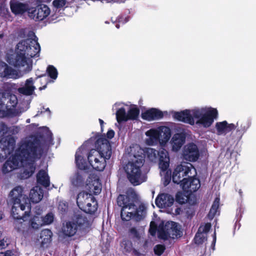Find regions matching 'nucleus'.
Returning <instances> with one entry per match:
<instances>
[{"mask_svg": "<svg viewBox=\"0 0 256 256\" xmlns=\"http://www.w3.org/2000/svg\"><path fill=\"white\" fill-rule=\"evenodd\" d=\"M42 152V146L36 138H26L20 142L14 156L10 158L4 164L2 171L6 174L22 167L21 177L27 178L34 172L35 162L40 158Z\"/></svg>", "mask_w": 256, "mask_h": 256, "instance_id": "obj_1", "label": "nucleus"}, {"mask_svg": "<svg viewBox=\"0 0 256 256\" xmlns=\"http://www.w3.org/2000/svg\"><path fill=\"white\" fill-rule=\"evenodd\" d=\"M29 35L31 38L20 41L16 45L15 53L8 56L7 60L10 64L24 73L32 70V58L38 56L40 50L38 38L32 32Z\"/></svg>", "mask_w": 256, "mask_h": 256, "instance_id": "obj_2", "label": "nucleus"}, {"mask_svg": "<svg viewBox=\"0 0 256 256\" xmlns=\"http://www.w3.org/2000/svg\"><path fill=\"white\" fill-rule=\"evenodd\" d=\"M174 117L178 121L206 128L210 127L214 120L218 118V112L216 108L212 107L196 108L176 112Z\"/></svg>", "mask_w": 256, "mask_h": 256, "instance_id": "obj_3", "label": "nucleus"}, {"mask_svg": "<svg viewBox=\"0 0 256 256\" xmlns=\"http://www.w3.org/2000/svg\"><path fill=\"white\" fill-rule=\"evenodd\" d=\"M131 158L124 168L130 182L137 186L145 182L146 176L142 173L141 168L144 164L143 150L138 145L130 148Z\"/></svg>", "mask_w": 256, "mask_h": 256, "instance_id": "obj_4", "label": "nucleus"}, {"mask_svg": "<svg viewBox=\"0 0 256 256\" xmlns=\"http://www.w3.org/2000/svg\"><path fill=\"white\" fill-rule=\"evenodd\" d=\"M96 150H90L87 156L90 168L102 171L106 166V160L110 158L112 155L111 146L109 141L106 138H99L96 142Z\"/></svg>", "mask_w": 256, "mask_h": 256, "instance_id": "obj_5", "label": "nucleus"}, {"mask_svg": "<svg viewBox=\"0 0 256 256\" xmlns=\"http://www.w3.org/2000/svg\"><path fill=\"white\" fill-rule=\"evenodd\" d=\"M22 192L23 188L20 186H16L10 192V200L12 204V214L13 218H20L30 210L29 200Z\"/></svg>", "mask_w": 256, "mask_h": 256, "instance_id": "obj_6", "label": "nucleus"}, {"mask_svg": "<svg viewBox=\"0 0 256 256\" xmlns=\"http://www.w3.org/2000/svg\"><path fill=\"white\" fill-rule=\"evenodd\" d=\"M143 150V156L146 155L151 162H156L158 156L159 168L161 170L160 174L164 176V185L166 186L170 180L171 172L168 169L170 164V158L168 152L166 150L162 149L160 152L152 148H147Z\"/></svg>", "mask_w": 256, "mask_h": 256, "instance_id": "obj_7", "label": "nucleus"}, {"mask_svg": "<svg viewBox=\"0 0 256 256\" xmlns=\"http://www.w3.org/2000/svg\"><path fill=\"white\" fill-rule=\"evenodd\" d=\"M118 204L122 207L121 217L122 220L128 221L132 218L138 221L142 219L145 214L144 206H140L138 209L129 198L125 195H120L117 198Z\"/></svg>", "mask_w": 256, "mask_h": 256, "instance_id": "obj_8", "label": "nucleus"}, {"mask_svg": "<svg viewBox=\"0 0 256 256\" xmlns=\"http://www.w3.org/2000/svg\"><path fill=\"white\" fill-rule=\"evenodd\" d=\"M76 203L80 209L86 213L92 214L98 209V202L92 194L82 192L76 198Z\"/></svg>", "mask_w": 256, "mask_h": 256, "instance_id": "obj_9", "label": "nucleus"}, {"mask_svg": "<svg viewBox=\"0 0 256 256\" xmlns=\"http://www.w3.org/2000/svg\"><path fill=\"white\" fill-rule=\"evenodd\" d=\"M196 172L194 168L190 163H182L175 168L172 175V180L174 183L183 182V179L195 176Z\"/></svg>", "mask_w": 256, "mask_h": 256, "instance_id": "obj_10", "label": "nucleus"}, {"mask_svg": "<svg viewBox=\"0 0 256 256\" xmlns=\"http://www.w3.org/2000/svg\"><path fill=\"white\" fill-rule=\"evenodd\" d=\"M158 236L159 238L164 240L170 238L174 239L181 236V232L177 223L168 222L164 226L159 227Z\"/></svg>", "mask_w": 256, "mask_h": 256, "instance_id": "obj_11", "label": "nucleus"}, {"mask_svg": "<svg viewBox=\"0 0 256 256\" xmlns=\"http://www.w3.org/2000/svg\"><path fill=\"white\" fill-rule=\"evenodd\" d=\"M50 10L46 4H40L28 10V16L36 20H42L50 14Z\"/></svg>", "mask_w": 256, "mask_h": 256, "instance_id": "obj_12", "label": "nucleus"}, {"mask_svg": "<svg viewBox=\"0 0 256 256\" xmlns=\"http://www.w3.org/2000/svg\"><path fill=\"white\" fill-rule=\"evenodd\" d=\"M30 210L23 214L22 216L20 218H15L14 228L18 232L26 236L30 233H31V228L30 226H28L26 223V218L27 216H29Z\"/></svg>", "mask_w": 256, "mask_h": 256, "instance_id": "obj_13", "label": "nucleus"}, {"mask_svg": "<svg viewBox=\"0 0 256 256\" xmlns=\"http://www.w3.org/2000/svg\"><path fill=\"white\" fill-rule=\"evenodd\" d=\"M86 189L90 192L89 194H99L101 192L102 184L97 176L92 175L88 177L86 180Z\"/></svg>", "mask_w": 256, "mask_h": 256, "instance_id": "obj_14", "label": "nucleus"}, {"mask_svg": "<svg viewBox=\"0 0 256 256\" xmlns=\"http://www.w3.org/2000/svg\"><path fill=\"white\" fill-rule=\"evenodd\" d=\"M182 156L184 158L190 162L196 161L199 156V151L196 144L191 143L184 147Z\"/></svg>", "mask_w": 256, "mask_h": 256, "instance_id": "obj_15", "label": "nucleus"}, {"mask_svg": "<svg viewBox=\"0 0 256 256\" xmlns=\"http://www.w3.org/2000/svg\"><path fill=\"white\" fill-rule=\"evenodd\" d=\"M86 156H87V150L86 147L82 146L78 150L75 156L76 166L80 170H86L90 168L89 164L84 158Z\"/></svg>", "mask_w": 256, "mask_h": 256, "instance_id": "obj_16", "label": "nucleus"}, {"mask_svg": "<svg viewBox=\"0 0 256 256\" xmlns=\"http://www.w3.org/2000/svg\"><path fill=\"white\" fill-rule=\"evenodd\" d=\"M180 186L184 191L192 192L196 191L200 188V184L199 180L192 176L184 178Z\"/></svg>", "mask_w": 256, "mask_h": 256, "instance_id": "obj_17", "label": "nucleus"}, {"mask_svg": "<svg viewBox=\"0 0 256 256\" xmlns=\"http://www.w3.org/2000/svg\"><path fill=\"white\" fill-rule=\"evenodd\" d=\"M186 137L183 131L174 134L170 141L172 151L176 152L180 149L186 142Z\"/></svg>", "mask_w": 256, "mask_h": 256, "instance_id": "obj_18", "label": "nucleus"}, {"mask_svg": "<svg viewBox=\"0 0 256 256\" xmlns=\"http://www.w3.org/2000/svg\"><path fill=\"white\" fill-rule=\"evenodd\" d=\"M211 228L210 223L202 224L194 237L195 243L201 244L206 240L207 233Z\"/></svg>", "mask_w": 256, "mask_h": 256, "instance_id": "obj_19", "label": "nucleus"}, {"mask_svg": "<svg viewBox=\"0 0 256 256\" xmlns=\"http://www.w3.org/2000/svg\"><path fill=\"white\" fill-rule=\"evenodd\" d=\"M158 133L159 142L162 146H164L171 136L170 129L166 126H160L156 128Z\"/></svg>", "mask_w": 256, "mask_h": 256, "instance_id": "obj_20", "label": "nucleus"}, {"mask_svg": "<svg viewBox=\"0 0 256 256\" xmlns=\"http://www.w3.org/2000/svg\"><path fill=\"white\" fill-rule=\"evenodd\" d=\"M37 182L46 188L50 185V178L48 173V164H46L36 174Z\"/></svg>", "mask_w": 256, "mask_h": 256, "instance_id": "obj_21", "label": "nucleus"}, {"mask_svg": "<svg viewBox=\"0 0 256 256\" xmlns=\"http://www.w3.org/2000/svg\"><path fill=\"white\" fill-rule=\"evenodd\" d=\"M174 202V198L166 194H159L156 200V205L160 208L170 207L173 204Z\"/></svg>", "mask_w": 256, "mask_h": 256, "instance_id": "obj_22", "label": "nucleus"}, {"mask_svg": "<svg viewBox=\"0 0 256 256\" xmlns=\"http://www.w3.org/2000/svg\"><path fill=\"white\" fill-rule=\"evenodd\" d=\"M0 76L16 78L18 76V72L5 62H0Z\"/></svg>", "mask_w": 256, "mask_h": 256, "instance_id": "obj_23", "label": "nucleus"}, {"mask_svg": "<svg viewBox=\"0 0 256 256\" xmlns=\"http://www.w3.org/2000/svg\"><path fill=\"white\" fill-rule=\"evenodd\" d=\"M236 128V126L233 124H228L226 120L218 122L216 124V133L218 135H225Z\"/></svg>", "mask_w": 256, "mask_h": 256, "instance_id": "obj_24", "label": "nucleus"}, {"mask_svg": "<svg viewBox=\"0 0 256 256\" xmlns=\"http://www.w3.org/2000/svg\"><path fill=\"white\" fill-rule=\"evenodd\" d=\"M10 8L12 12L16 15L22 14L26 12H28L30 9L28 4L14 0L10 2Z\"/></svg>", "mask_w": 256, "mask_h": 256, "instance_id": "obj_25", "label": "nucleus"}, {"mask_svg": "<svg viewBox=\"0 0 256 256\" xmlns=\"http://www.w3.org/2000/svg\"><path fill=\"white\" fill-rule=\"evenodd\" d=\"M162 116L160 110L154 108L148 110L142 114V118L148 121L160 118Z\"/></svg>", "mask_w": 256, "mask_h": 256, "instance_id": "obj_26", "label": "nucleus"}, {"mask_svg": "<svg viewBox=\"0 0 256 256\" xmlns=\"http://www.w3.org/2000/svg\"><path fill=\"white\" fill-rule=\"evenodd\" d=\"M146 138L144 140L145 143L148 146H155L159 142L158 133L155 128H151L145 133Z\"/></svg>", "mask_w": 256, "mask_h": 256, "instance_id": "obj_27", "label": "nucleus"}, {"mask_svg": "<svg viewBox=\"0 0 256 256\" xmlns=\"http://www.w3.org/2000/svg\"><path fill=\"white\" fill-rule=\"evenodd\" d=\"M124 106V104L118 102L116 103L113 106V108H116V118L118 122L128 120V114Z\"/></svg>", "mask_w": 256, "mask_h": 256, "instance_id": "obj_28", "label": "nucleus"}, {"mask_svg": "<svg viewBox=\"0 0 256 256\" xmlns=\"http://www.w3.org/2000/svg\"><path fill=\"white\" fill-rule=\"evenodd\" d=\"M77 226L78 229L82 230L88 228L90 224L89 220L84 214H78L73 220Z\"/></svg>", "mask_w": 256, "mask_h": 256, "instance_id": "obj_29", "label": "nucleus"}, {"mask_svg": "<svg viewBox=\"0 0 256 256\" xmlns=\"http://www.w3.org/2000/svg\"><path fill=\"white\" fill-rule=\"evenodd\" d=\"M35 89L33 79L31 78L26 81L24 86L18 88V92L20 94L30 96L33 94Z\"/></svg>", "mask_w": 256, "mask_h": 256, "instance_id": "obj_30", "label": "nucleus"}, {"mask_svg": "<svg viewBox=\"0 0 256 256\" xmlns=\"http://www.w3.org/2000/svg\"><path fill=\"white\" fill-rule=\"evenodd\" d=\"M44 196L43 190L39 186L34 187L30 191V198L32 202L38 203Z\"/></svg>", "mask_w": 256, "mask_h": 256, "instance_id": "obj_31", "label": "nucleus"}, {"mask_svg": "<svg viewBox=\"0 0 256 256\" xmlns=\"http://www.w3.org/2000/svg\"><path fill=\"white\" fill-rule=\"evenodd\" d=\"M78 230L77 226L73 222H69L63 226L62 228V233L68 236H74Z\"/></svg>", "mask_w": 256, "mask_h": 256, "instance_id": "obj_32", "label": "nucleus"}, {"mask_svg": "<svg viewBox=\"0 0 256 256\" xmlns=\"http://www.w3.org/2000/svg\"><path fill=\"white\" fill-rule=\"evenodd\" d=\"M12 149V148H10L8 147L6 142L0 141V162H2L10 154Z\"/></svg>", "mask_w": 256, "mask_h": 256, "instance_id": "obj_33", "label": "nucleus"}, {"mask_svg": "<svg viewBox=\"0 0 256 256\" xmlns=\"http://www.w3.org/2000/svg\"><path fill=\"white\" fill-rule=\"evenodd\" d=\"M236 124V127L238 126L236 134L241 138L249 128L250 124L248 121H243L240 123L237 122Z\"/></svg>", "mask_w": 256, "mask_h": 256, "instance_id": "obj_34", "label": "nucleus"}, {"mask_svg": "<svg viewBox=\"0 0 256 256\" xmlns=\"http://www.w3.org/2000/svg\"><path fill=\"white\" fill-rule=\"evenodd\" d=\"M52 232L48 229L42 230L40 233L41 243L43 246L51 242Z\"/></svg>", "mask_w": 256, "mask_h": 256, "instance_id": "obj_35", "label": "nucleus"}, {"mask_svg": "<svg viewBox=\"0 0 256 256\" xmlns=\"http://www.w3.org/2000/svg\"><path fill=\"white\" fill-rule=\"evenodd\" d=\"M40 214V212H39L38 216H34L29 222L31 229L33 228L34 230H36L43 226L42 217L39 216Z\"/></svg>", "mask_w": 256, "mask_h": 256, "instance_id": "obj_36", "label": "nucleus"}, {"mask_svg": "<svg viewBox=\"0 0 256 256\" xmlns=\"http://www.w3.org/2000/svg\"><path fill=\"white\" fill-rule=\"evenodd\" d=\"M140 110L135 105H131L128 112V120H136L139 115Z\"/></svg>", "mask_w": 256, "mask_h": 256, "instance_id": "obj_37", "label": "nucleus"}, {"mask_svg": "<svg viewBox=\"0 0 256 256\" xmlns=\"http://www.w3.org/2000/svg\"><path fill=\"white\" fill-rule=\"evenodd\" d=\"M84 177L82 174L77 172L74 174L70 178L72 184L76 186H80L83 184Z\"/></svg>", "mask_w": 256, "mask_h": 256, "instance_id": "obj_38", "label": "nucleus"}, {"mask_svg": "<svg viewBox=\"0 0 256 256\" xmlns=\"http://www.w3.org/2000/svg\"><path fill=\"white\" fill-rule=\"evenodd\" d=\"M220 200L218 198H215L208 214V216L210 218H212L216 214L217 212L218 213V210L219 208Z\"/></svg>", "mask_w": 256, "mask_h": 256, "instance_id": "obj_39", "label": "nucleus"}, {"mask_svg": "<svg viewBox=\"0 0 256 256\" xmlns=\"http://www.w3.org/2000/svg\"><path fill=\"white\" fill-rule=\"evenodd\" d=\"M46 72L51 78L53 80L56 79L58 72L56 68L53 66H48L46 68Z\"/></svg>", "mask_w": 256, "mask_h": 256, "instance_id": "obj_40", "label": "nucleus"}, {"mask_svg": "<svg viewBox=\"0 0 256 256\" xmlns=\"http://www.w3.org/2000/svg\"><path fill=\"white\" fill-rule=\"evenodd\" d=\"M54 220V215L52 212L48 213L45 216L42 217V225L52 224Z\"/></svg>", "mask_w": 256, "mask_h": 256, "instance_id": "obj_41", "label": "nucleus"}, {"mask_svg": "<svg viewBox=\"0 0 256 256\" xmlns=\"http://www.w3.org/2000/svg\"><path fill=\"white\" fill-rule=\"evenodd\" d=\"M8 106H6L2 100H0V117L3 118L6 116L8 114Z\"/></svg>", "mask_w": 256, "mask_h": 256, "instance_id": "obj_42", "label": "nucleus"}, {"mask_svg": "<svg viewBox=\"0 0 256 256\" xmlns=\"http://www.w3.org/2000/svg\"><path fill=\"white\" fill-rule=\"evenodd\" d=\"M18 104V98L14 94H10L8 97V102L7 106L8 107L14 108Z\"/></svg>", "mask_w": 256, "mask_h": 256, "instance_id": "obj_43", "label": "nucleus"}, {"mask_svg": "<svg viewBox=\"0 0 256 256\" xmlns=\"http://www.w3.org/2000/svg\"><path fill=\"white\" fill-rule=\"evenodd\" d=\"M43 132L46 134V142L50 144H52V133L49 130V129L46 127H44L42 128Z\"/></svg>", "mask_w": 256, "mask_h": 256, "instance_id": "obj_44", "label": "nucleus"}, {"mask_svg": "<svg viewBox=\"0 0 256 256\" xmlns=\"http://www.w3.org/2000/svg\"><path fill=\"white\" fill-rule=\"evenodd\" d=\"M66 4V0H54L52 4L55 8H63Z\"/></svg>", "mask_w": 256, "mask_h": 256, "instance_id": "obj_45", "label": "nucleus"}, {"mask_svg": "<svg viewBox=\"0 0 256 256\" xmlns=\"http://www.w3.org/2000/svg\"><path fill=\"white\" fill-rule=\"evenodd\" d=\"M165 246L163 244L156 245L154 248V251L156 254L160 256L165 250Z\"/></svg>", "mask_w": 256, "mask_h": 256, "instance_id": "obj_46", "label": "nucleus"}, {"mask_svg": "<svg viewBox=\"0 0 256 256\" xmlns=\"http://www.w3.org/2000/svg\"><path fill=\"white\" fill-rule=\"evenodd\" d=\"M9 14L10 12L7 8L3 5L0 6V14L2 16L7 18V16H9Z\"/></svg>", "mask_w": 256, "mask_h": 256, "instance_id": "obj_47", "label": "nucleus"}, {"mask_svg": "<svg viewBox=\"0 0 256 256\" xmlns=\"http://www.w3.org/2000/svg\"><path fill=\"white\" fill-rule=\"evenodd\" d=\"M154 223L151 222L150 224V228L149 230V232L152 236H155L156 234V226H154Z\"/></svg>", "mask_w": 256, "mask_h": 256, "instance_id": "obj_48", "label": "nucleus"}, {"mask_svg": "<svg viewBox=\"0 0 256 256\" xmlns=\"http://www.w3.org/2000/svg\"><path fill=\"white\" fill-rule=\"evenodd\" d=\"M58 208L61 212H65L67 210V206L64 202H60L58 204Z\"/></svg>", "mask_w": 256, "mask_h": 256, "instance_id": "obj_49", "label": "nucleus"}, {"mask_svg": "<svg viewBox=\"0 0 256 256\" xmlns=\"http://www.w3.org/2000/svg\"><path fill=\"white\" fill-rule=\"evenodd\" d=\"M114 136V132L112 130H108V132L106 133V136L108 138L111 139Z\"/></svg>", "mask_w": 256, "mask_h": 256, "instance_id": "obj_50", "label": "nucleus"}, {"mask_svg": "<svg viewBox=\"0 0 256 256\" xmlns=\"http://www.w3.org/2000/svg\"><path fill=\"white\" fill-rule=\"evenodd\" d=\"M180 196H181L180 194H176V198L177 200L180 203H181V204L184 203L185 201H186L187 200L184 198H182L180 199Z\"/></svg>", "mask_w": 256, "mask_h": 256, "instance_id": "obj_51", "label": "nucleus"}, {"mask_svg": "<svg viewBox=\"0 0 256 256\" xmlns=\"http://www.w3.org/2000/svg\"><path fill=\"white\" fill-rule=\"evenodd\" d=\"M8 244L4 239L0 240V250L6 248Z\"/></svg>", "mask_w": 256, "mask_h": 256, "instance_id": "obj_52", "label": "nucleus"}, {"mask_svg": "<svg viewBox=\"0 0 256 256\" xmlns=\"http://www.w3.org/2000/svg\"><path fill=\"white\" fill-rule=\"evenodd\" d=\"M5 254L6 256H16V252L14 250H7Z\"/></svg>", "mask_w": 256, "mask_h": 256, "instance_id": "obj_53", "label": "nucleus"}, {"mask_svg": "<svg viewBox=\"0 0 256 256\" xmlns=\"http://www.w3.org/2000/svg\"><path fill=\"white\" fill-rule=\"evenodd\" d=\"M130 233L135 237H138V236L137 230L135 228H132L130 230Z\"/></svg>", "mask_w": 256, "mask_h": 256, "instance_id": "obj_54", "label": "nucleus"}, {"mask_svg": "<svg viewBox=\"0 0 256 256\" xmlns=\"http://www.w3.org/2000/svg\"><path fill=\"white\" fill-rule=\"evenodd\" d=\"M99 122L100 123V126H101V128H102H102H103V124H104V121L101 120V119H99Z\"/></svg>", "mask_w": 256, "mask_h": 256, "instance_id": "obj_55", "label": "nucleus"}, {"mask_svg": "<svg viewBox=\"0 0 256 256\" xmlns=\"http://www.w3.org/2000/svg\"><path fill=\"white\" fill-rule=\"evenodd\" d=\"M216 241V232H214V236H213V242L212 244H214Z\"/></svg>", "mask_w": 256, "mask_h": 256, "instance_id": "obj_56", "label": "nucleus"}, {"mask_svg": "<svg viewBox=\"0 0 256 256\" xmlns=\"http://www.w3.org/2000/svg\"><path fill=\"white\" fill-rule=\"evenodd\" d=\"M4 37V34L0 32V40L2 39Z\"/></svg>", "mask_w": 256, "mask_h": 256, "instance_id": "obj_57", "label": "nucleus"}, {"mask_svg": "<svg viewBox=\"0 0 256 256\" xmlns=\"http://www.w3.org/2000/svg\"><path fill=\"white\" fill-rule=\"evenodd\" d=\"M0 256H6L5 252H0Z\"/></svg>", "mask_w": 256, "mask_h": 256, "instance_id": "obj_58", "label": "nucleus"}, {"mask_svg": "<svg viewBox=\"0 0 256 256\" xmlns=\"http://www.w3.org/2000/svg\"><path fill=\"white\" fill-rule=\"evenodd\" d=\"M3 217V214L2 212H0V220H1L2 218Z\"/></svg>", "mask_w": 256, "mask_h": 256, "instance_id": "obj_59", "label": "nucleus"}, {"mask_svg": "<svg viewBox=\"0 0 256 256\" xmlns=\"http://www.w3.org/2000/svg\"><path fill=\"white\" fill-rule=\"evenodd\" d=\"M2 228L0 226V236H2Z\"/></svg>", "mask_w": 256, "mask_h": 256, "instance_id": "obj_60", "label": "nucleus"}, {"mask_svg": "<svg viewBox=\"0 0 256 256\" xmlns=\"http://www.w3.org/2000/svg\"><path fill=\"white\" fill-rule=\"evenodd\" d=\"M46 86H44V87H42V88L40 87V90H42L44 89V88H46Z\"/></svg>", "mask_w": 256, "mask_h": 256, "instance_id": "obj_61", "label": "nucleus"}, {"mask_svg": "<svg viewBox=\"0 0 256 256\" xmlns=\"http://www.w3.org/2000/svg\"><path fill=\"white\" fill-rule=\"evenodd\" d=\"M30 119L28 118V119L26 120V123H30Z\"/></svg>", "mask_w": 256, "mask_h": 256, "instance_id": "obj_62", "label": "nucleus"}, {"mask_svg": "<svg viewBox=\"0 0 256 256\" xmlns=\"http://www.w3.org/2000/svg\"><path fill=\"white\" fill-rule=\"evenodd\" d=\"M25 110H20V113H19V114L22 113V112H24ZM16 114H18L17 113Z\"/></svg>", "mask_w": 256, "mask_h": 256, "instance_id": "obj_63", "label": "nucleus"}, {"mask_svg": "<svg viewBox=\"0 0 256 256\" xmlns=\"http://www.w3.org/2000/svg\"><path fill=\"white\" fill-rule=\"evenodd\" d=\"M46 111H48V112H50V110H49V108H47L46 110Z\"/></svg>", "mask_w": 256, "mask_h": 256, "instance_id": "obj_64", "label": "nucleus"}]
</instances>
